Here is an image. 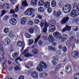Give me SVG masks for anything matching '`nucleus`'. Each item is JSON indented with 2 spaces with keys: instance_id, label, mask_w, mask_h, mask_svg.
<instances>
[{
  "instance_id": "1",
  "label": "nucleus",
  "mask_w": 79,
  "mask_h": 79,
  "mask_svg": "<svg viewBox=\"0 0 79 79\" xmlns=\"http://www.w3.org/2000/svg\"><path fill=\"white\" fill-rule=\"evenodd\" d=\"M47 67L48 66L45 63L41 61L40 62V65L37 67V69L39 72H42L43 71V68L46 69Z\"/></svg>"
},
{
  "instance_id": "2",
  "label": "nucleus",
  "mask_w": 79,
  "mask_h": 79,
  "mask_svg": "<svg viewBox=\"0 0 79 79\" xmlns=\"http://www.w3.org/2000/svg\"><path fill=\"white\" fill-rule=\"evenodd\" d=\"M72 8V6L71 5L64 6L62 8L63 11L64 13H68L71 10Z\"/></svg>"
},
{
  "instance_id": "3",
  "label": "nucleus",
  "mask_w": 79,
  "mask_h": 79,
  "mask_svg": "<svg viewBox=\"0 0 79 79\" xmlns=\"http://www.w3.org/2000/svg\"><path fill=\"white\" fill-rule=\"evenodd\" d=\"M35 10H34L31 8H30L27 9L26 11H25V14L26 15H27V16H31L32 15V12H34Z\"/></svg>"
},
{
  "instance_id": "4",
  "label": "nucleus",
  "mask_w": 79,
  "mask_h": 79,
  "mask_svg": "<svg viewBox=\"0 0 79 79\" xmlns=\"http://www.w3.org/2000/svg\"><path fill=\"white\" fill-rule=\"evenodd\" d=\"M48 40L50 42H52V45L55 46L56 45V43L54 42V38L51 35H50L48 37Z\"/></svg>"
},
{
  "instance_id": "5",
  "label": "nucleus",
  "mask_w": 79,
  "mask_h": 79,
  "mask_svg": "<svg viewBox=\"0 0 79 79\" xmlns=\"http://www.w3.org/2000/svg\"><path fill=\"white\" fill-rule=\"evenodd\" d=\"M78 15H79V13L75 9L73 10L70 13V16L73 18L76 17Z\"/></svg>"
},
{
  "instance_id": "6",
  "label": "nucleus",
  "mask_w": 79,
  "mask_h": 79,
  "mask_svg": "<svg viewBox=\"0 0 79 79\" xmlns=\"http://www.w3.org/2000/svg\"><path fill=\"white\" fill-rule=\"evenodd\" d=\"M10 8V5L8 4H5L3 5H0V9L8 10Z\"/></svg>"
},
{
  "instance_id": "7",
  "label": "nucleus",
  "mask_w": 79,
  "mask_h": 79,
  "mask_svg": "<svg viewBox=\"0 0 79 79\" xmlns=\"http://www.w3.org/2000/svg\"><path fill=\"white\" fill-rule=\"evenodd\" d=\"M32 66H33V62L32 61H28L25 64V67L27 69H30Z\"/></svg>"
},
{
  "instance_id": "8",
  "label": "nucleus",
  "mask_w": 79,
  "mask_h": 79,
  "mask_svg": "<svg viewBox=\"0 0 79 79\" xmlns=\"http://www.w3.org/2000/svg\"><path fill=\"white\" fill-rule=\"evenodd\" d=\"M53 35L57 39H61V36L58 32H54L53 33Z\"/></svg>"
},
{
  "instance_id": "9",
  "label": "nucleus",
  "mask_w": 79,
  "mask_h": 79,
  "mask_svg": "<svg viewBox=\"0 0 79 79\" xmlns=\"http://www.w3.org/2000/svg\"><path fill=\"white\" fill-rule=\"evenodd\" d=\"M71 27L69 26L68 25H66L63 29L62 32H64L66 31H71Z\"/></svg>"
},
{
  "instance_id": "10",
  "label": "nucleus",
  "mask_w": 79,
  "mask_h": 79,
  "mask_svg": "<svg viewBox=\"0 0 79 79\" xmlns=\"http://www.w3.org/2000/svg\"><path fill=\"white\" fill-rule=\"evenodd\" d=\"M31 76L34 79H35V78H38V77H39L38 73L36 72H32L31 73Z\"/></svg>"
},
{
  "instance_id": "11",
  "label": "nucleus",
  "mask_w": 79,
  "mask_h": 79,
  "mask_svg": "<svg viewBox=\"0 0 79 79\" xmlns=\"http://www.w3.org/2000/svg\"><path fill=\"white\" fill-rule=\"evenodd\" d=\"M48 24V23L46 21L44 20H42L40 23V26L41 28L42 29L44 26H47Z\"/></svg>"
},
{
  "instance_id": "12",
  "label": "nucleus",
  "mask_w": 79,
  "mask_h": 79,
  "mask_svg": "<svg viewBox=\"0 0 79 79\" xmlns=\"http://www.w3.org/2000/svg\"><path fill=\"white\" fill-rule=\"evenodd\" d=\"M65 70L67 73H71V72L72 71V68L71 66L67 65L65 67Z\"/></svg>"
},
{
  "instance_id": "13",
  "label": "nucleus",
  "mask_w": 79,
  "mask_h": 79,
  "mask_svg": "<svg viewBox=\"0 0 79 79\" xmlns=\"http://www.w3.org/2000/svg\"><path fill=\"white\" fill-rule=\"evenodd\" d=\"M69 20V17H65L61 21V24H64L67 23Z\"/></svg>"
},
{
  "instance_id": "14",
  "label": "nucleus",
  "mask_w": 79,
  "mask_h": 79,
  "mask_svg": "<svg viewBox=\"0 0 79 79\" xmlns=\"http://www.w3.org/2000/svg\"><path fill=\"white\" fill-rule=\"evenodd\" d=\"M10 23L12 25H15L17 23V21L16 19L12 18L10 20Z\"/></svg>"
},
{
  "instance_id": "15",
  "label": "nucleus",
  "mask_w": 79,
  "mask_h": 79,
  "mask_svg": "<svg viewBox=\"0 0 79 79\" xmlns=\"http://www.w3.org/2000/svg\"><path fill=\"white\" fill-rule=\"evenodd\" d=\"M56 30V26L54 25H52L49 27V31L50 32H53Z\"/></svg>"
},
{
  "instance_id": "16",
  "label": "nucleus",
  "mask_w": 79,
  "mask_h": 79,
  "mask_svg": "<svg viewBox=\"0 0 79 79\" xmlns=\"http://www.w3.org/2000/svg\"><path fill=\"white\" fill-rule=\"evenodd\" d=\"M72 56L74 58L78 59V52L77 51H74L72 53Z\"/></svg>"
},
{
  "instance_id": "17",
  "label": "nucleus",
  "mask_w": 79,
  "mask_h": 79,
  "mask_svg": "<svg viewBox=\"0 0 79 79\" xmlns=\"http://www.w3.org/2000/svg\"><path fill=\"white\" fill-rule=\"evenodd\" d=\"M0 55L3 56H4V49H3V47L0 44Z\"/></svg>"
},
{
  "instance_id": "18",
  "label": "nucleus",
  "mask_w": 79,
  "mask_h": 79,
  "mask_svg": "<svg viewBox=\"0 0 79 79\" xmlns=\"http://www.w3.org/2000/svg\"><path fill=\"white\" fill-rule=\"evenodd\" d=\"M53 14L54 16H56V17H58V16H60L61 15V12L60 10L58 11L57 12H56L55 11H54Z\"/></svg>"
},
{
  "instance_id": "19",
  "label": "nucleus",
  "mask_w": 79,
  "mask_h": 79,
  "mask_svg": "<svg viewBox=\"0 0 79 79\" xmlns=\"http://www.w3.org/2000/svg\"><path fill=\"white\" fill-rule=\"evenodd\" d=\"M3 42L5 45H8V44H10V43L11 42V41L10 39L6 38L3 40Z\"/></svg>"
},
{
  "instance_id": "20",
  "label": "nucleus",
  "mask_w": 79,
  "mask_h": 79,
  "mask_svg": "<svg viewBox=\"0 0 79 79\" xmlns=\"http://www.w3.org/2000/svg\"><path fill=\"white\" fill-rule=\"evenodd\" d=\"M26 21H27V19H26V18L23 17L21 19L20 23L21 24L23 25V24H26Z\"/></svg>"
},
{
  "instance_id": "21",
  "label": "nucleus",
  "mask_w": 79,
  "mask_h": 79,
  "mask_svg": "<svg viewBox=\"0 0 79 79\" xmlns=\"http://www.w3.org/2000/svg\"><path fill=\"white\" fill-rule=\"evenodd\" d=\"M37 3V0H31L30 4L32 6H35Z\"/></svg>"
},
{
  "instance_id": "22",
  "label": "nucleus",
  "mask_w": 79,
  "mask_h": 79,
  "mask_svg": "<svg viewBox=\"0 0 79 79\" xmlns=\"http://www.w3.org/2000/svg\"><path fill=\"white\" fill-rule=\"evenodd\" d=\"M51 5L52 7H56V2L54 0L51 1Z\"/></svg>"
},
{
  "instance_id": "23",
  "label": "nucleus",
  "mask_w": 79,
  "mask_h": 79,
  "mask_svg": "<svg viewBox=\"0 0 79 79\" xmlns=\"http://www.w3.org/2000/svg\"><path fill=\"white\" fill-rule=\"evenodd\" d=\"M48 49L50 50H52L55 52L56 50V48H54L53 46L51 45L48 47Z\"/></svg>"
},
{
  "instance_id": "24",
  "label": "nucleus",
  "mask_w": 79,
  "mask_h": 79,
  "mask_svg": "<svg viewBox=\"0 0 79 79\" xmlns=\"http://www.w3.org/2000/svg\"><path fill=\"white\" fill-rule=\"evenodd\" d=\"M48 74L47 73H43L40 74V76L41 78H45L46 77H47Z\"/></svg>"
},
{
  "instance_id": "25",
  "label": "nucleus",
  "mask_w": 79,
  "mask_h": 79,
  "mask_svg": "<svg viewBox=\"0 0 79 79\" xmlns=\"http://www.w3.org/2000/svg\"><path fill=\"white\" fill-rule=\"evenodd\" d=\"M44 7L46 8L50 7V3L49 2H46L44 5Z\"/></svg>"
},
{
  "instance_id": "26",
  "label": "nucleus",
  "mask_w": 79,
  "mask_h": 79,
  "mask_svg": "<svg viewBox=\"0 0 79 79\" xmlns=\"http://www.w3.org/2000/svg\"><path fill=\"white\" fill-rule=\"evenodd\" d=\"M22 5L23 6H28L27 2V1L26 0L23 1Z\"/></svg>"
},
{
  "instance_id": "27",
  "label": "nucleus",
  "mask_w": 79,
  "mask_h": 79,
  "mask_svg": "<svg viewBox=\"0 0 79 79\" xmlns=\"http://www.w3.org/2000/svg\"><path fill=\"white\" fill-rule=\"evenodd\" d=\"M44 10V9L42 7H40L38 9V11L40 13H43Z\"/></svg>"
},
{
  "instance_id": "28",
  "label": "nucleus",
  "mask_w": 79,
  "mask_h": 79,
  "mask_svg": "<svg viewBox=\"0 0 79 79\" xmlns=\"http://www.w3.org/2000/svg\"><path fill=\"white\" fill-rule=\"evenodd\" d=\"M3 32L5 34H8L10 32V29L7 27H6L4 29Z\"/></svg>"
},
{
  "instance_id": "29",
  "label": "nucleus",
  "mask_w": 79,
  "mask_h": 79,
  "mask_svg": "<svg viewBox=\"0 0 79 79\" xmlns=\"http://www.w3.org/2000/svg\"><path fill=\"white\" fill-rule=\"evenodd\" d=\"M48 23L49 24L52 25V24H56V22L54 20L51 19L49 21Z\"/></svg>"
},
{
  "instance_id": "30",
  "label": "nucleus",
  "mask_w": 79,
  "mask_h": 79,
  "mask_svg": "<svg viewBox=\"0 0 79 79\" xmlns=\"http://www.w3.org/2000/svg\"><path fill=\"white\" fill-rule=\"evenodd\" d=\"M44 1H39L38 3V5L40 6H43L44 5Z\"/></svg>"
},
{
  "instance_id": "31",
  "label": "nucleus",
  "mask_w": 79,
  "mask_h": 79,
  "mask_svg": "<svg viewBox=\"0 0 79 79\" xmlns=\"http://www.w3.org/2000/svg\"><path fill=\"white\" fill-rule=\"evenodd\" d=\"M23 43L22 42V41H19L17 43V45L18 47H22V45H23Z\"/></svg>"
},
{
  "instance_id": "32",
  "label": "nucleus",
  "mask_w": 79,
  "mask_h": 79,
  "mask_svg": "<svg viewBox=\"0 0 79 79\" xmlns=\"http://www.w3.org/2000/svg\"><path fill=\"white\" fill-rule=\"evenodd\" d=\"M29 42V45H31L34 43V40L33 39H31L28 40Z\"/></svg>"
},
{
  "instance_id": "33",
  "label": "nucleus",
  "mask_w": 79,
  "mask_h": 79,
  "mask_svg": "<svg viewBox=\"0 0 79 79\" xmlns=\"http://www.w3.org/2000/svg\"><path fill=\"white\" fill-rule=\"evenodd\" d=\"M12 56L14 58H16L18 56V54L17 52H15L13 54Z\"/></svg>"
},
{
  "instance_id": "34",
  "label": "nucleus",
  "mask_w": 79,
  "mask_h": 79,
  "mask_svg": "<svg viewBox=\"0 0 79 79\" xmlns=\"http://www.w3.org/2000/svg\"><path fill=\"white\" fill-rule=\"evenodd\" d=\"M17 61V60H15L14 63L13 64L14 66H18L19 65V62Z\"/></svg>"
},
{
  "instance_id": "35",
  "label": "nucleus",
  "mask_w": 79,
  "mask_h": 79,
  "mask_svg": "<svg viewBox=\"0 0 79 79\" xmlns=\"http://www.w3.org/2000/svg\"><path fill=\"white\" fill-rule=\"evenodd\" d=\"M25 35L27 39H30L31 37V34H29V33H26L25 34Z\"/></svg>"
},
{
  "instance_id": "36",
  "label": "nucleus",
  "mask_w": 79,
  "mask_h": 79,
  "mask_svg": "<svg viewBox=\"0 0 79 79\" xmlns=\"http://www.w3.org/2000/svg\"><path fill=\"white\" fill-rule=\"evenodd\" d=\"M32 52L34 55H35L37 53V50L36 49H34L32 51Z\"/></svg>"
},
{
  "instance_id": "37",
  "label": "nucleus",
  "mask_w": 79,
  "mask_h": 79,
  "mask_svg": "<svg viewBox=\"0 0 79 79\" xmlns=\"http://www.w3.org/2000/svg\"><path fill=\"white\" fill-rule=\"evenodd\" d=\"M68 39V35L66 34H64L63 35V40L64 41H65L66 40Z\"/></svg>"
},
{
  "instance_id": "38",
  "label": "nucleus",
  "mask_w": 79,
  "mask_h": 79,
  "mask_svg": "<svg viewBox=\"0 0 79 79\" xmlns=\"http://www.w3.org/2000/svg\"><path fill=\"white\" fill-rule=\"evenodd\" d=\"M41 36L40 35H39L36 38L35 40L34 43H37V42H38L39 40V39L40 37Z\"/></svg>"
},
{
  "instance_id": "39",
  "label": "nucleus",
  "mask_w": 79,
  "mask_h": 79,
  "mask_svg": "<svg viewBox=\"0 0 79 79\" xmlns=\"http://www.w3.org/2000/svg\"><path fill=\"white\" fill-rule=\"evenodd\" d=\"M48 27V26H45L44 27L43 30V32H44V33H46V32H47V31Z\"/></svg>"
},
{
  "instance_id": "40",
  "label": "nucleus",
  "mask_w": 79,
  "mask_h": 79,
  "mask_svg": "<svg viewBox=\"0 0 79 79\" xmlns=\"http://www.w3.org/2000/svg\"><path fill=\"white\" fill-rule=\"evenodd\" d=\"M61 66V65L60 64H57L56 66V67L55 69L56 70H58V69H60Z\"/></svg>"
},
{
  "instance_id": "41",
  "label": "nucleus",
  "mask_w": 79,
  "mask_h": 79,
  "mask_svg": "<svg viewBox=\"0 0 79 79\" xmlns=\"http://www.w3.org/2000/svg\"><path fill=\"white\" fill-rule=\"evenodd\" d=\"M28 32L30 33V34H33L34 33V29L32 28H31L28 30Z\"/></svg>"
},
{
  "instance_id": "42",
  "label": "nucleus",
  "mask_w": 79,
  "mask_h": 79,
  "mask_svg": "<svg viewBox=\"0 0 79 79\" xmlns=\"http://www.w3.org/2000/svg\"><path fill=\"white\" fill-rule=\"evenodd\" d=\"M63 50L64 52H68V48H67L66 47H64L63 48Z\"/></svg>"
},
{
  "instance_id": "43",
  "label": "nucleus",
  "mask_w": 79,
  "mask_h": 79,
  "mask_svg": "<svg viewBox=\"0 0 79 79\" xmlns=\"http://www.w3.org/2000/svg\"><path fill=\"white\" fill-rule=\"evenodd\" d=\"M52 8L50 7L48 8L47 11L48 13H50L52 12Z\"/></svg>"
},
{
  "instance_id": "44",
  "label": "nucleus",
  "mask_w": 79,
  "mask_h": 79,
  "mask_svg": "<svg viewBox=\"0 0 79 79\" xmlns=\"http://www.w3.org/2000/svg\"><path fill=\"white\" fill-rule=\"evenodd\" d=\"M52 63L54 66H55L56 64H57V62L55 60H52Z\"/></svg>"
},
{
  "instance_id": "45",
  "label": "nucleus",
  "mask_w": 79,
  "mask_h": 79,
  "mask_svg": "<svg viewBox=\"0 0 79 79\" xmlns=\"http://www.w3.org/2000/svg\"><path fill=\"white\" fill-rule=\"evenodd\" d=\"M31 56V53H28L24 55L25 57H29V56Z\"/></svg>"
},
{
  "instance_id": "46",
  "label": "nucleus",
  "mask_w": 79,
  "mask_h": 79,
  "mask_svg": "<svg viewBox=\"0 0 79 79\" xmlns=\"http://www.w3.org/2000/svg\"><path fill=\"white\" fill-rule=\"evenodd\" d=\"M39 23H40V21L38 19H35L34 21V23L35 24H39Z\"/></svg>"
},
{
  "instance_id": "47",
  "label": "nucleus",
  "mask_w": 79,
  "mask_h": 79,
  "mask_svg": "<svg viewBox=\"0 0 79 79\" xmlns=\"http://www.w3.org/2000/svg\"><path fill=\"white\" fill-rule=\"evenodd\" d=\"M33 22L32 21H29L28 22V24L29 26H32L33 24Z\"/></svg>"
},
{
  "instance_id": "48",
  "label": "nucleus",
  "mask_w": 79,
  "mask_h": 79,
  "mask_svg": "<svg viewBox=\"0 0 79 79\" xmlns=\"http://www.w3.org/2000/svg\"><path fill=\"white\" fill-rule=\"evenodd\" d=\"M8 17H9L8 15L4 16L3 18V20L4 21H7V20H8Z\"/></svg>"
},
{
  "instance_id": "49",
  "label": "nucleus",
  "mask_w": 79,
  "mask_h": 79,
  "mask_svg": "<svg viewBox=\"0 0 79 79\" xmlns=\"http://www.w3.org/2000/svg\"><path fill=\"white\" fill-rule=\"evenodd\" d=\"M43 44H44V42L41 40H39L38 42V44L39 45H43Z\"/></svg>"
},
{
  "instance_id": "50",
  "label": "nucleus",
  "mask_w": 79,
  "mask_h": 79,
  "mask_svg": "<svg viewBox=\"0 0 79 79\" xmlns=\"http://www.w3.org/2000/svg\"><path fill=\"white\" fill-rule=\"evenodd\" d=\"M34 29L35 30V32H37L39 30V27L37 26H35L34 27Z\"/></svg>"
},
{
  "instance_id": "51",
  "label": "nucleus",
  "mask_w": 79,
  "mask_h": 79,
  "mask_svg": "<svg viewBox=\"0 0 79 79\" xmlns=\"http://www.w3.org/2000/svg\"><path fill=\"white\" fill-rule=\"evenodd\" d=\"M24 79V76L21 75L19 77V79Z\"/></svg>"
},
{
  "instance_id": "52",
  "label": "nucleus",
  "mask_w": 79,
  "mask_h": 79,
  "mask_svg": "<svg viewBox=\"0 0 79 79\" xmlns=\"http://www.w3.org/2000/svg\"><path fill=\"white\" fill-rule=\"evenodd\" d=\"M48 37L47 36H44L43 39H44V40H48Z\"/></svg>"
},
{
  "instance_id": "53",
  "label": "nucleus",
  "mask_w": 79,
  "mask_h": 79,
  "mask_svg": "<svg viewBox=\"0 0 79 79\" xmlns=\"http://www.w3.org/2000/svg\"><path fill=\"white\" fill-rule=\"evenodd\" d=\"M53 60H58V57L57 56H54L52 57Z\"/></svg>"
},
{
  "instance_id": "54",
  "label": "nucleus",
  "mask_w": 79,
  "mask_h": 79,
  "mask_svg": "<svg viewBox=\"0 0 79 79\" xmlns=\"http://www.w3.org/2000/svg\"><path fill=\"white\" fill-rule=\"evenodd\" d=\"M18 9H19L18 6H17L15 7V11H16L17 12L18 11Z\"/></svg>"
},
{
  "instance_id": "55",
  "label": "nucleus",
  "mask_w": 79,
  "mask_h": 79,
  "mask_svg": "<svg viewBox=\"0 0 79 79\" xmlns=\"http://www.w3.org/2000/svg\"><path fill=\"white\" fill-rule=\"evenodd\" d=\"M79 28L77 27L76 28L73 30V31L74 32H77V31H79Z\"/></svg>"
},
{
  "instance_id": "56",
  "label": "nucleus",
  "mask_w": 79,
  "mask_h": 79,
  "mask_svg": "<svg viewBox=\"0 0 79 79\" xmlns=\"http://www.w3.org/2000/svg\"><path fill=\"white\" fill-rule=\"evenodd\" d=\"M6 13V11L5 10L2 11L1 16H3V15H4V14H5V13Z\"/></svg>"
},
{
  "instance_id": "57",
  "label": "nucleus",
  "mask_w": 79,
  "mask_h": 79,
  "mask_svg": "<svg viewBox=\"0 0 79 79\" xmlns=\"http://www.w3.org/2000/svg\"><path fill=\"white\" fill-rule=\"evenodd\" d=\"M10 13H11V14H14V13H15V11H14V10H10Z\"/></svg>"
},
{
  "instance_id": "58",
  "label": "nucleus",
  "mask_w": 79,
  "mask_h": 79,
  "mask_svg": "<svg viewBox=\"0 0 79 79\" xmlns=\"http://www.w3.org/2000/svg\"><path fill=\"white\" fill-rule=\"evenodd\" d=\"M70 40V41H73V40H74L75 39H74V37L73 36L71 37Z\"/></svg>"
},
{
  "instance_id": "59",
  "label": "nucleus",
  "mask_w": 79,
  "mask_h": 79,
  "mask_svg": "<svg viewBox=\"0 0 79 79\" xmlns=\"http://www.w3.org/2000/svg\"><path fill=\"white\" fill-rule=\"evenodd\" d=\"M74 76L76 77H78V79H79V73H76L74 75Z\"/></svg>"
},
{
  "instance_id": "60",
  "label": "nucleus",
  "mask_w": 79,
  "mask_h": 79,
  "mask_svg": "<svg viewBox=\"0 0 79 79\" xmlns=\"http://www.w3.org/2000/svg\"><path fill=\"white\" fill-rule=\"evenodd\" d=\"M58 47L60 49H62V48H63V47L61 45H59L58 46Z\"/></svg>"
},
{
  "instance_id": "61",
  "label": "nucleus",
  "mask_w": 79,
  "mask_h": 79,
  "mask_svg": "<svg viewBox=\"0 0 79 79\" xmlns=\"http://www.w3.org/2000/svg\"><path fill=\"white\" fill-rule=\"evenodd\" d=\"M38 18L39 19H42V16L40 15H39L38 16Z\"/></svg>"
},
{
  "instance_id": "62",
  "label": "nucleus",
  "mask_w": 79,
  "mask_h": 79,
  "mask_svg": "<svg viewBox=\"0 0 79 79\" xmlns=\"http://www.w3.org/2000/svg\"><path fill=\"white\" fill-rule=\"evenodd\" d=\"M28 52V49H26L25 50H24L23 52V54H25V53H26Z\"/></svg>"
},
{
  "instance_id": "63",
  "label": "nucleus",
  "mask_w": 79,
  "mask_h": 79,
  "mask_svg": "<svg viewBox=\"0 0 79 79\" xmlns=\"http://www.w3.org/2000/svg\"><path fill=\"white\" fill-rule=\"evenodd\" d=\"M12 16L14 18H17V17L18 16V15L16 14H14L12 15Z\"/></svg>"
},
{
  "instance_id": "64",
  "label": "nucleus",
  "mask_w": 79,
  "mask_h": 79,
  "mask_svg": "<svg viewBox=\"0 0 79 79\" xmlns=\"http://www.w3.org/2000/svg\"><path fill=\"white\" fill-rule=\"evenodd\" d=\"M76 9L78 10V11H79V4L76 7Z\"/></svg>"
}]
</instances>
